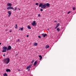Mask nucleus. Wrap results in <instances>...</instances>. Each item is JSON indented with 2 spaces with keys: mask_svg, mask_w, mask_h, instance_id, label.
Masks as SVG:
<instances>
[{
  "mask_svg": "<svg viewBox=\"0 0 76 76\" xmlns=\"http://www.w3.org/2000/svg\"><path fill=\"white\" fill-rule=\"evenodd\" d=\"M20 40L19 39H18V42H19Z\"/></svg>",
  "mask_w": 76,
  "mask_h": 76,
  "instance_id": "obj_36",
  "label": "nucleus"
},
{
  "mask_svg": "<svg viewBox=\"0 0 76 76\" xmlns=\"http://www.w3.org/2000/svg\"><path fill=\"white\" fill-rule=\"evenodd\" d=\"M10 9H12V10H14V8L10 6Z\"/></svg>",
  "mask_w": 76,
  "mask_h": 76,
  "instance_id": "obj_20",
  "label": "nucleus"
},
{
  "mask_svg": "<svg viewBox=\"0 0 76 76\" xmlns=\"http://www.w3.org/2000/svg\"><path fill=\"white\" fill-rule=\"evenodd\" d=\"M31 67H32V65L31 64L30 65L28 66L27 67H26L27 70H28V69H29V68H31Z\"/></svg>",
  "mask_w": 76,
  "mask_h": 76,
  "instance_id": "obj_7",
  "label": "nucleus"
},
{
  "mask_svg": "<svg viewBox=\"0 0 76 76\" xmlns=\"http://www.w3.org/2000/svg\"><path fill=\"white\" fill-rule=\"evenodd\" d=\"M29 37V35H27V37Z\"/></svg>",
  "mask_w": 76,
  "mask_h": 76,
  "instance_id": "obj_41",
  "label": "nucleus"
},
{
  "mask_svg": "<svg viewBox=\"0 0 76 76\" xmlns=\"http://www.w3.org/2000/svg\"><path fill=\"white\" fill-rule=\"evenodd\" d=\"M45 4L46 5V6H47V7H50V4L48 3H47L46 4Z\"/></svg>",
  "mask_w": 76,
  "mask_h": 76,
  "instance_id": "obj_8",
  "label": "nucleus"
},
{
  "mask_svg": "<svg viewBox=\"0 0 76 76\" xmlns=\"http://www.w3.org/2000/svg\"><path fill=\"white\" fill-rule=\"evenodd\" d=\"M40 11H41L42 12V11H43V10L42 9H40Z\"/></svg>",
  "mask_w": 76,
  "mask_h": 76,
  "instance_id": "obj_31",
  "label": "nucleus"
},
{
  "mask_svg": "<svg viewBox=\"0 0 76 76\" xmlns=\"http://www.w3.org/2000/svg\"><path fill=\"white\" fill-rule=\"evenodd\" d=\"M8 13L9 14L8 17H10V15H11V14H12V13L11 12V11H8Z\"/></svg>",
  "mask_w": 76,
  "mask_h": 76,
  "instance_id": "obj_5",
  "label": "nucleus"
},
{
  "mask_svg": "<svg viewBox=\"0 0 76 76\" xmlns=\"http://www.w3.org/2000/svg\"><path fill=\"white\" fill-rule=\"evenodd\" d=\"M18 54H16V56H18Z\"/></svg>",
  "mask_w": 76,
  "mask_h": 76,
  "instance_id": "obj_44",
  "label": "nucleus"
},
{
  "mask_svg": "<svg viewBox=\"0 0 76 76\" xmlns=\"http://www.w3.org/2000/svg\"><path fill=\"white\" fill-rule=\"evenodd\" d=\"M2 52H6V50H4L2 51Z\"/></svg>",
  "mask_w": 76,
  "mask_h": 76,
  "instance_id": "obj_25",
  "label": "nucleus"
},
{
  "mask_svg": "<svg viewBox=\"0 0 76 76\" xmlns=\"http://www.w3.org/2000/svg\"><path fill=\"white\" fill-rule=\"evenodd\" d=\"M28 71H30V69H28Z\"/></svg>",
  "mask_w": 76,
  "mask_h": 76,
  "instance_id": "obj_37",
  "label": "nucleus"
},
{
  "mask_svg": "<svg viewBox=\"0 0 76 76\" xmlns=\"http://www.w3.org/2000/svg\"><path fill=\"white\" fill-rule=\"evenodd\" d=\"M7 6H12V4L8 3L7 4Z\"/></svg>",
  "mask_w": 76,
  "mask_h": 76,
  "instance_id": "obj_9",
  "label": "nucleus"
},
{
  "mask_svg": "<svg viewBox=\"0 0 76 76\" xmlns=\"http://www.w3.org/2000/svg\"><path fill=\"white\" fill-rule=\"evenodd\" d=\"M57 27L56 26V27H55V29H57Z\"/></svg>",
  "mask_w": 76,
  "mask_h": 76,
  "instance_id": "obj_34",
  "label": "nucleus"
},
{
  "mask_svg": "<svg viewBox=\"0 0 76 76\" xmlns=\"http://www.w3.org/2000/svg\"><path fill=\"white\" fill-rule=\"evenodd\" d=\"M38 16L40 17H41V15H40V14H38Z\"/></svg>",
  "mask_w": 76,
  "mask_h": 76,
  "instance_id": "obj_30",
  "label": "nucleus"
},
{
  "mask_svg": "<svg viewBox=\"0 0 76 76\" xmlns=\"http://www.w3.org/2000/svg\"><path fill=\"white\" fill-rule=\"evenodd\" d=\"M57 21H54V22H57Z\"/></svg>",
  "mask_w": 76,
  "mask_h": 76,
  "instance_id": "obj_40",
  "label": "nucleus"
},
{
  "mask_svg": "<svg viewBox=\"0 0 76 76\" xmlns=\"http://www.w3.org/2000/svg\"><path fill=\"white\" fill-rule=\"evenodd\" d=\"M36 22V21H34L33 22V23H32L31 24L33 26H34V25H37V23H35Z\"/></svg>",
  "mask_w": 76,
  "mask_h": 76,
  "instance_id": "obj_4",
  "label": "nucleus"
},
{
  "mask_svg": "<svg viewBox=\"0 0 76 76\" xmlns=\"http://www.w3.org/2000/svg\"><path fill=\"white\" fill-rule=\"evenodd\" d=\"M43 4L42 3H40L39 5V7H42V6L43 5Z\"/></svg>",
  "mask_w": 76,
  "mask_h": 76,
  "instance_id": "obj_12",
  "label": "nucleus"
},
{
  "mask_svg": "<svg viewBox=\"0 0 76 76\" xmlns=\"http://www.w3.org/2000/svg\"><path fill=\"white\" fill-rule=\"evenodd\" d=\"M48 30H49V28H48Z\"/></svg>",
  "mask_w": 76,
  "mask_h": 76,
  "instance_id": "obj_46",
  "label": "nucleus"
},
{
  "mask_svg": "<svg viewBox=\"0 0 76 76\" xmlns=\"http://www.w3.org/2000/svg\"><path fill=\"white\" fill-rule=\"evenodd\" d=\"M1 44V43H0V45Z\"/></svg>",
  "mask_w": 76,
  "mask_h": 76,
  "instance_id": "obj_45",
  "label": "nucleus"
},
{
  "mask_svg": "<svg viewBox=\"0 0 76 76\" xmlns=\"http://www.w3.org/2000/svg\"><path fill=\"white\" fill-rule=\"evenodd\" d=\"M37 61H36L34 63V66H36V64H37Z\"/></svg>",
  "mask_w": 76,
  "mask_h": 76,
  "instance_id": "obj_14",
  "label": "nucleus"
},
{
  "mask_svg": "<svg viewBox=\"0 0 76 76\" xmlns=\"http://www.w3.org/2000/svg\"><path fill=\"white\" fill-rule=\"evenodd\" d=\"M46 7V5L45 4H44L42 5V9H45Z\"/></svg>",
  "mask_w": 76,
  "mask_h": 76,
  "instance_id": "obj_3",
  "label": "nucleus"
},
{
  "mask_svg": "<svg viewBox=\"0 0 76 76\" xmlns=\"http://www.w3.org/2000/svg\"><path fill=\"white\" fill-rule=\"evenodd\" d=\"M59 25H60V24L59 23H58V24L56 25V26L57 27V28H58Z\"/></svg>",
  "mask_w": 76,
  "mask_h": 76,
  "instance_id": "obj_18",
  "label": "nucleus"
},
{
  "mask_svg": "<svg viewBox=\"0 0 76 76\" xmlns=\"http://www.w3.org/2000/svg\"><path fill=\"white\" fill-rule=\"evenodd\" d=\"M20 30V29H19V31Z\"/></svg>",
  "mask_w": 76,
  "mask_h": 76,
  "instance_id": "obj_47",
  "label": "nucleus"
},
{
  "mask_svg": "<svg viewBox=\"0 0 76 76\" xmlns=\"http://www.w3.org/2000/svg\"><path fill=\"white\" fill-rule=\"evenodd\" d=\"M34 46H37L38 45V43H35L34 44Z\"/></svg>",
  "mask_w": 76,
  "mask_h": 76,
  "instance_id": "obj_11",
  "label": "nucleus"
},
{
  "mask_svg": "<svg viewBox=\"0 0 76 76\" xmlns=\"http://www.w3.org/2000/svg\"><path fill=\"white\" fill-rule=\"evenodd\" d=\"M15 28H16V29H17L18 28V25L16 24L15 25Z\"/></svg>",
  "mask_w": 76,
  "mask_h": 76,
  "instance_id": "obj_21",
  "label": "nucleus"
},
{
  "mask_svg": "<svg viewBox=\"0 0 76 76\" xmlns=\"http://www.w3.org/2000/svg\"><path fill=\"white\" fill-rule=\"evenodd\" d=\"M39 57L40 58L39 59V60H41V59H42V56H41V55H39Z\"/></svg>",
  "mask_w": 76,
  "mask_h": 76,
  "instance_id": "obj_13",
  "label": "nucleus"
},
{
  "mask_svg": "<svg viewBox=\"0 0 76 76\" xmlns=\"http://www.w3.org/2000/svg\"><path fill=\"white\" fill-rule=\"evenodd\" d=\"M3 61L5 64H8L10 61V58H7L6 59H5L3 60Z\"/></svg>",
  "mask_w": 76,
  "mask_h": 76,
  "instance_id": "obj_1",
  "label": "nucleus"
},
{
  "mask_svg": "<svg viewBox=\"0 0 76 76\" xmlns=\"http://www.w3.org/2000/svg\"><path fill=\"white\" fill-rule=\"evenodd\" d=\"M70 13V11H69L68 12V14H69Z\"/></svg>",
  "mask_w": 76,
  "mask_h": 76,
  "instance_id": "obj_33",
  "label": "nucleus"
},
{
  "mask_svg": "<svg viewBox=\"0 0 76 76\" xmlns=\"http://www.w3.org/2000/svg\"><path fill=\"white\" fill-rule=\"evenodd\" d=\"M3 56L4 57L5 56V54H4L3 55Z\"/></svg>",
  "mask_w": 76,
  "mask_h": 76,
  "instance_id": "obj_35",
  "label": "nucleus"
},
{
  "mask_svg": "<svg viewBox=\"0 0 76 76\" xmlns=\"http://www.w3.org/2000/svg\"><path fill=\"white\" fill-rule=\"evenodd\" d=\"M4 76H7V74L6 73H4L3 74Z\"/></svg>",
  "mask_w": 76,
  "mask_h": 76,
  "instance_id": "obj_17",
  "label": "nucleus"
},
{
  "mask_svg": "<svg viewBox=\"0 0 76 76\" xmlns=\"http://www.w3.org/2000/svg\"><path fill=\"white\" fill-rule=\"evenodd\" d=\"M17 10V8L16 7H15V10H14V11H15V10Z\"/></svg>",
  "mask_w": 76,
  "mask_h": 76,
  "instance_id": "obj_27",
  "label": "nucleus"
},
{
  "mask_svg": "<svg viewBox=\"0 0 76 76\" xmlns=\"http://www.w3.org/2000/svg\"><path fill=\"white\" fill-rule=\"evenodd\" d=\"M44 34H42V36H44Z\"/></svg>",
  "mask_w": 76,
  "mask_h": 76,
  "instance_id": "obj_39",
  "label": "nucleus"
},
{
  "mask_svg": "<svg viewBox=\"0 0 76 76\" xmlns=\"http://www.w3.org/2000/svg\"><path fill=\"white\" fill-rule=\"evenodd\" d=\"M7 48L5 46H4V47L3 48V50H7Z\"/></svg>",
  "mask_w": 76,
  "mask_h": 76,
  "instance_id": "obj_6",
  "label": "nucleus"
},
{
  "mask_svg": "<svg viewBox=\"0 0 76 76\" xmlns=\"http://www.w3.org/2000/svg\"><path fill=\"white\" fill-rule=\"evenodd\" d=\"M57 30L58 31H60V28H58L57 29Z\"/></svg>",
  "mask_w": 76,
  "mask_h": 76,
  "instance_id": "obj_22",
  "label": "nucleus"
},
{
  "mask_svg": "<svg viewBox=\"0 0 76 76\" xmlns=\"http://www.w3.org/2000/svg\"><path fill=\"white\" fill-rule=\"evenodd\" d=\"M50 47V46L48 45H47L45 46L46 48H49Z\"/></svg>",
  "mask_w": 76,
  "mask_h": 76,
  "instance_id": "obj_16",
  "label": "nucleus"
},
{
  "mask_svg": "<svg viewBox=\"0 0 76 76\" xmlns=\"http://www.w3.org/2000/svg\"><path fill=\"white\" fill-rule=\"evenodd\" d=\"M38 38H41V36H39Z\"/></svg>",
  "mask_w": 76,
  "mask_h": 76,
  "instance_id": "obj_32",
  "label": "nucleus"
},
{
  "mask_svg": "<svg viewBox=\"0 0 76 76\" xmlns=\"http://www.w3.org/2000/svg\"><path fill=\"white\" fill-rule=\"evenodd\" d=\"M20 28V30H21V31H23V28L22 27L21 28Z\"/></svg>",
  "mask_w": 76,
  "mask_h": 76,
  "instance_id": "obj_23",
  "label": "nucleus"
},
{
  "mask_svg": "<svg viewBox=\"0 0 76 76\" xmlns=\"http://www.w3.org/2000/svg\"><path fill=\"white\" fill-rule=\"evenodd\" d=\"M47 36V34H44V36H43V37H45V36Z\"/></svg>",
  "mask_w": 76,
  "mask_h": 76,
  "instance_id": "obj_24",
  "label": "nucleus"
},
{
  "mask_svg": "<svg viewBox=\"0 0 76 76\" xmlns=\"http://www.w3.org/2000/svg\"><path fill=\"white\" fill-rule=\"evenodd\" d=\"M20 69H18V71H20Z\"/></svg>",
  "mask_w": 76,
  "mask_h": 76,
  "instance_id": "obj_42",
  "label": "nucleus"
},
{
  "mask_svg": "<svg viewBox=\"0 0 76 76\" xmlns=\"http://www.w3.org/2000/svg\"><path fill=\"white\" fill-rule=\"evenodd\" d=\"M73 10H75V9H76V8H75V7H73L72 8Z\"/></svg>",
  "mask_w": 76,
  "mask_h": 76,
  "instance_id": "obj_26",
  "label": "nucleus"
},
{
  "mask_svg": "<svg viewBox=\"0 0 76 76\" xmlns=\"http://www.w3.org/2000/svg\"><path fill=\"white\" fill-rule=\"evenodd\" d=\"M10 32H12V31H10Z\"/></svg>",
  "mask_w": 76,
  "mask_h": 76,
  "instance_id": "obj_43",
  "label": "nucleus"
},
{
  "mask_svg": "<svg viewBox=\"0 0 76 76\" xmlns=\"http://www.w3.org/2000/svg\"><path fill=\"white\" fill-rule=\"evenodd\" d=\"M36 5L37 6H38V3H36Z\"/></svg>",
  "mask_w": 76,
  "mask_h": 76,
  "instance_id": "obj_29",
  "label": "nucleus"
},
{
  "mask_svg": "<svg viewBox=\"0 0 76 76\" xmlns=\"http://www.w3.org/2000/svg\"><path fill=\"white\" fill-rule=\"evenodd\" d=\"M34 62V60L33 59L31 62V63H33Z\"/></svg>",
  "mask_w": 76,
  "mask_h": 76,
  "instance_id": "obj_28",
  "label": "nucleus"
},
{
  "mask_svg": "<svg viewBox=\"0 0 76 76\" xmlns=\"http://www.w3.org/2000/svg\"><path fill=\"white\" fill-rule=\"evenodd\" d=\"M7 10H10V6L8 7L7 8Z\"/></svg>",
  "mask_w": 76,
  "mask_h": 76,
  "instance_id": "obj_15",
  "label": "nucleus"
},
{
  "mask_svg": "<svg viewBox=\"0 0 76 76\" xmlns=\"http://www.w3.org/2000/svg\"><path fill=\"white\" fill-rule=\"evenodd\" d=\"M10 71H11L10 69H7L6 70V72H10Z\"/></svg>",
  "mask_w": 76,
  "mask_h": 76,
  "instance_id": "obj_10",
  "label": "nucleus"
},
{
  "mask_svg": "<svg viewBox=\"0 0 76 76\" xmlns=\"http://www.w3.org/2000/svg\"><path fill=\"white\" fill-rule=\"evenodd\" d=\"M12 49V47L10 45L7 48V51H9V50H10Z\"/></svg>",
  "mask_w": 76,
  "mask_h": 76,
  "instance_id": "obj_2",
  "label": "nucleus"
},
{
  "mask_svg": "<svg viewBox=\"0 0 76 76\" xmlns=\"http://www.w3.org/2000/svg\"><path fill=\"white\" fill-rule=\"evenodd\" d=\"M28 29H31V26H28Z\"/></svg>",
  "mask_w": 76,
  "mask_h": 76,
  "instance_id": "obj_19",
  "label": "nucleus"
},
{
  "mask_svg": "<svg viewBox=\"0 0 76 76\" xmlns=\"http://www.w3.org/2000/svg\"><path fill=\"white\" fill-rule=\"evenodd\" d=\"M18 10H20V9L18 8Z\"/></svg>",
  "mask_w": 76,
  "mask_h": 76,
  "instance_id": "obj_38",
  "label": "nucleus"
}]
</instances>
